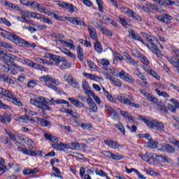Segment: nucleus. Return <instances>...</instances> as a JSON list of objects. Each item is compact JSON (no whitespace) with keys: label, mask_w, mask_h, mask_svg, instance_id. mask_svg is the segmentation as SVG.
Masks as SVG:
<instances>
[{"label":"nucleus","mask_w":179,"mask_h":179,"mask_svg":"<svg viewBox=\"0 0 179 179\" xmlns=\"http://www.w3.org/2000/svg\"><path fill=\"white\" fill-rule=\"evenodd\" d=\"M24 142L26 145H28L29 150H31L33 149V145H34V142L31 141V139L26 137L24 138Z\"/></svg>","instance_id":"40"},{"label":"nucleus","mask_w":179,"mask_h":179,"mask_svg":"<svg viewBox=\"0 0 179 179\" xmlns=\"http://www.w3.org/2000/svg\"><path fill=\"white\" fill-rule=\"evenodd\" d=\"M137 54L138 55H136V57H137V58H139L140 61H141L143 64H144V65H149V60H148L146 57L141 54V52H137Z\"/></svg>","instance_id":"34"},{"label":"nucleus","mask_w":179,"mask_h":179,"mask_svg":"<svg viewBox=\"0 0 179 179\" xmlns=\"http://www.w3.org/2000/svg\"><path fill=\"white\" fill-rule=\"evenodd\" d=\"M157 162L159 163H171V159L167 155H158Z\"/></svg>","instance_id":"29"},{"label":"nucleus","mask_w":179,"mask_h":179,"mask_svg":"<svg viewBox=\"0 0 179 179\" xmlns=\"http://www.w3.org/2000/svg\"><path fill=\"white\" fill-rule=\"evenodd\" d=\"M65 19L66 20H68L69 23H72V24H75L76 26H85V27L86 26H87V24H86L85 22H83L82 20H80V18L78 17H66Z\"/></svg>","instance_id":"10"},{"label":"nucleus","mask_w":179,"mask_h":179,"mask_svg":"<svg viewBox=\"0 0 179 179\" xmlns=\"http://www.w3.org/2000/svg\"><path fill=\"white\" fill-rule=\"evenodd\" d=\"M155 106H157L158 110L160 111L161 114H167L169 110H167V107L162 101H159L157 98L155 102L153 103Z\"/></svg>","instance_id":"13"},{"label":"nucleus","mask_w":179,"mask_h":179,"mask_svg":"<svg viewBox=\"0 0 179 179\" xmlns=\"http://www.w3.org/2000/svg\"><path fill=\"white\" fill-rule=\"evenodd\" d=\"M45 138L47 139V141H50V142H52L53 143H58L59 140L58 138L48 134H45Z\"/></svg>","instance_id":"32"},{"label":"nucleus","mask_w":179,"mask_h":179,"mask_svg":"<svg viewBox=\"0 0 179 179\" xmlns=\"http://www.w3.org/2000/svg\"><path fill=\"white\" fill-rule=\"evenodd\" d=\"M62 52H64V54H65L66 55H67V57H69L70 58H73V59L76 58V56H75L73 53L69 52V50H66V48H63L62 50Z\"/></svg>","instance_id":"47"},{"label":"nucleus","mask_w":179,"mask_h":179,"mask_svg":"<svg viewBox=\"0 0 179 179\" xmlns=\"http://www.w3.org/2000/svg\"><path fill=\"white\" fill-rule=\"evenodd\" d=\"M158 157H159V155H157L155 153H148V163L150 162L151 160L154 163L155 162H157Z\"/></svg>","instance_id":"39"},{"label":"nucleus","mask_w":179,"mask_h":179,"mask_svg":"<svg viewBox=\"0 0 179 179\" xmlns=\"http://www.w3.org/2000/svg\"><path fill=\"white\" fill-rule=\"evenodd\" d=\"M158 143H157V141H155L153 139H151L147 143V146L150 149H156V148H157Z\"/></svg>","instance_id":"38"},{"label":"nucleus","mask_w":179,"mask_h":179,"mask_svg":"<svg viewBox=\"0 0 179 179\" xmlns=\"http://www.w3.org/2000/svg\"><path fill=\"white\" fill-rule=\"evenodd\" d=\"M52 147L55 150H60V151L64 150V148H62V143H55V144H52Z\"/></svg>","instance_id":"51"},{"label":"nucleus","mask_w":179,"mask_h":179,"mask_svg":"<svg viewBox=\"0 0 179 179\" xmlns=\"http://www.w3.org/2000/svg\"><path fill=\"white\" fill-rule=\"evenodd\" d=\"M64 80H66V82H67L69 83V85H70V83L73 80V77H72V76L69 75V74H65L64 75Z\"/></svg>","instance_id":"57"},{"label":"nucleus","mask_w":179,"mask_h":179,"mask_svg":"<svg viewBox=\"0 0 179 179\" xmlns=\"http://www.w3.org/2000/svg\"><path fill=\"white\" fill-rule=\"evenodd\" d=\"M169 141L170 143H172L173 145H176V146H177V148H178L179 149V141L178 140H176L174 138L171 137L169 138Z\"/></svg>","instance_id":"62"},{"label":"nucleus","mask_w":179,"mask_h":179,"mask_svg":"<svg viewBox=\"0 0 179 179\" xmlns=\"http://www.w3.org/2000/svg\"><path fill=\"white\" fill-rule=\"evenodd\" d=\"M0 80L8 85H15V81L10 77L5 74H0Z\"/></svg>","instance_id":"24"},{"label":"nucleus","mask_w":179,"mask_h":179,"mask_svg":"<svg viewBox=\"0 0 179 179\" xmlns=\"http://www.w3.org/2000/svg\"><path fill=\"white\" fill-rule=\"evenodd\" d=\"M134 75L138 78V79H141L142 80L144 86H148L149 83H148V79L146 78V76L143 74V73L141 72L138 68L134 69Z\"/></svg>","instance_id":"14"},{"label":"nucleus","mask_w":179,"mask_h":179,"mask_svg":"<svg viewBox=\"0 0 179 179\" xmlns=\"http://www.w3.org/2000/svg\"><path fill=\"white\" fill-rule=\"evenodd\" d=\"M41 82H44L45 86H48L50 89H52L55 92H58V88H57V85H59V81L58 79L52 78L51 76H43L39 78Z\"/></svg>","instance_id":"3"},{"label":"nucleus","mask_w":179,"mask_h":179,"mask_svg":"<svg viewBox=\"0 0 179 179\" xmlns=\"http://www.w3.org/2000/svg\"><path fill=\"white\" fill-rule=\"evenodd\" d=\"M95 173L97 176H101V177H106L107 179H110V177L106 173V172L103 171V170L101 169H96L95 171Z\"/></svg>","instance_id":"48"},{"label":"nucleus","mask_w":179,"mask_h":179,"mask_svg":"<svg viewBox=\"0 0 179 179\" xmlns=\"http://www.w3.org/2000/svg\"><path fill=\"white\" fill-rule=\"evenodd\" d=\"M60 69H69L71 68V64L66 62L65 59V62H62L59 66Z\"/></svg>","instance_id":"44"},{"label":"nucleus","mask_w":179,"mask_h":179,"mask_svg":"<svg viewBox=\"0 0 179 179\" xmlns=\"http://www.w3.org/2000/svg\"><path fill=\"white\" fill-rule=\"evenodd\" d=\"M2 171L5 173L6 171V166L5 165V159L2 157H0V173Z\"/></svg>","instance_id":"43"},{"label":"nucleus","mask_w":179,"mask_h":179,"mask_svg":"<svg viewBox=\"0 0 179 179\" xmlns=\"http://www.w3.org/2000/svg\"><path fill=\"white\" fill-rule=\"evenodd\" d=\"M59 6H60V8H63L64 9H69V12H75V8H73V6L69 3H59Z\"/></svg>","instance_id":"28"},{"label":"nucleus","mask_w":179,"mask_h":179,"mask_svg":"<svg viewBox=\"0 0 179 179\" xmlns=\"http://www.w3.org/2000/svg\"><path fill=\"white\" fill-rule=\"evenodd\" d=\"M82 86L85 92L90 89V87H89V83H87L86 80L83 81Z\"/></svg>","instance_id":"58"},{"label":"nucleus","mask_w":179,"mask_h":179,"mask_svg":"<svg viewBox=\"0 0 179 179\" xmlns=\"http://www.w3.org/2000/svg\"><path fill=\"white\" fill-rule=\"evenodd\" d=\"M0 61H2L6 65H12L13 64L15 59H13V55L12 54H7L3 50H0Z\"/></svg>","instance_id":"7"},{"label":"nucleus","mask_w":179,"mask_h":179,"mask_svg":"<svg viewBox=\"0 0 179 179\" xmlns=\"http://www.w3.org/2000/svg\"><path fill=\"white\" fill-rule=\"evenodd\" d=\"M87 103L90 109V113H97V111L99 110L97 105H96V103L93 101V99L92 98H87Z\"/></svg>","instance_id":"19"},{"label":"nucleus","mask_w":179,"mask_h":179,"mask_svg":"<svg viewBox=\"0 0 179 179\" xmlns=\"http://www.w3.org/2000/svg\"><path fill=\"white\" fill-rule=\"evenodd\" d=\"M27 114L26 116L27 117V118H29L30 120H29V122H36V121H34V120H36V117H34V115H37V112H34V111H31V110H28L26 111Z\"/></svg>","instance_id":"30"},{"label":"nucleus","mask_w":179,"mask_h":179,"mask_svg":"<svg viewBox=\"0 0 179 179\" xmlns=\"http://www.w3.org/2000/svg\"><path fill=\"white\" fill-rule=\"evenodd\" d=\"M119 22L122 25L123 27H127V26L128 24V21H127V20H125V18L120 17Z\"/></svg>","instance_id":"60"},{"label":"nucleus","mask_w":179,"mask_h":179,"mask_svg":"<svg viewBox=\"0 0 179 179\" xmlns=\"http://www.w3.org/2000/svg\"><path fill=\"white\" fill-rule=\"evenodd\" d=\"M120 11L122 13H124L129 17H132L134 20H138V22H141L142 20V17H141V15H138L134 10L127 7L120 8Z\"/></svg>","instance_id":"6"},{"label":"nucleus","mask_w":179,"mask_h":179,"mask_svg":"<svg viewBox=\"0 0 179 179\" xmlns=\"http://www.w3.org/2000/svg\"><path fill=\"white\" fill-rule=\"evenodd\" d=\"M105 108L108 114H109V115L111 117V118H113V120H114L115 121H118L120 120L118 114H117V112H115V110H114V109H113L111 106L106 105Z\"/></svg>","instance_id":"15"},{"label":"nucleus","mask_w":179,"mask_h":179,"mask_svg":"<svg viewBox=\"0 0 179 179\" xmlns=\"http://www.w3.org/2000/svg\"><path fill=\"white\" fill-rule=\"evenodd\" d=\"M59 127H60L61 129H62L64 132H72V130L71 129V126L59 124Z\"/></svg>","instance_id":"55"},{"label":"nucleus","mask_w":179,"mask_h":179,"mask_svg":"<svg viewBox=\"0 0 179 179\" xmlns=\"http://www.w3.org/2000/svg\"><path fill=\"white\" fill-rule=\"evenodd\" d=\"M85 27H87V30L92 40H94V41H97L99 40V36H97V32L96 31V29L89 25H87Z\"/></svg>","instance_id":"22"},{"label":"nucleus","mask_w":179,"mask_h":179,"mask_svg":"<svg viewBox=\"0 0 179 179\" xmlns=\"http://www.w3.org/2000/svg\"><path fill=\"white\" fill-rule=\"evenodd\" d=\"M6 134H7L9 136L10 139H11L13 142H16V136L13 134V133L9 131H6Z\"/></svg>","instance_id":"61"},{"label":"nucleus","mask_w":179,"mask_h":179,"mask_svg":"<svg viewBox=\"0 0 179 179\" xmlns=\"http://www.w3.org/2000/svg\"><path fill=\"white\" fill-rule=\"evenodd\" d=\"M155 92L159 97H164V99H169V97H170L169 93L164 91H160L159 88L155 89Z\"/></svg>","instance_id":"33"},{"label":"nucleus","mask_w":179,"mask_h":179,"mask_svg":"<svg viewBox=\"0 0 179 179\" xmlns=\"http://www.w3.org/2000/svg\"><path fill=\"white\" fill-rule=\"evenodd\" d=\"M119 78L123 80H125V82H128L129 83H135V79L124 71H121L119 73Z\"/></svg>","instance_id":"11"},{"label":"nucleus","mask_w":179,"mask_h":179,"mask_svg":"<svg viewBox=\"0 0 179 179\" xmlns=\"http://www.w3.org/2000/svg\"><path fill=\"white\" fill-rule=\"evenodd\" d=\"M103 143L105 145H107L110 149H120V147L121 146L117 141L113 140H104Z\"/></svg>","instance_id":"18"},{"label":"nucleus","mask_w":179,"mask_h":179,"mask_svg":"<svg viewBox=\"0 0 179 179\" xmlns=\"http://www.w3.org/2000/svg\"><path fill=\"white\" fill-rule=\"evenodd\" d=\"M68 100L71 103V104H73L75 107H77V108H83V107H85V104H83V103L73 98H69Z\"/></svg>","instance_id":"27"},{"label":"nucleus","mask_w":179,"mask_h":179,"mask_svg":"<svg viewBox=\"0 0 179 179\" xmlns=\"http://www.w3.org/2000/svg\"><path fill=\"white\" fill-rule=\"evenodd\" d=\"M24 64L27 66L33 68L34 69H38V71H44L45 72L48 71V69L47 67H44V66L43 65L36 64L29 59H24Z\"/></svg>","instance_id":"8"},{"label":"nucleus","mask_w":179,"mask_h":179,"mask_svg":"<svg viewBox=\"0 0 179 179\" xmlns=\"http://www.w3.org/2000/svg\"><path fill=\"white\" fill-rule=\"evenodd\" d=\"M142 68L143 71H145L147 73H148V75H151V76H152L153 78H155L157 80H160V76H159V74H157V73H156L155 71L150 69H148L145 66H143Z\"/></svg>","instance_id":"25"},{"label":"nucleus","mask_w":179,"mask_h":179,"mask_svg":"<svg viewBox=\"0 0 179 179\" xmlns=\"http://www.w3.org/2000/svg\"><path fill=\"white\" fill-rule=\"evenodd\" d=\"M77 55L80 61H83L85 55H83V49H82L80 46L77 48Z\"/></svg>","instance_id":"36"},{"label":"nucleus","mask_w":179,"mask_h":179,"mask_svg":"<svg viewBox=\"0 0 179 179\" xmlns=\"http://www.w3.org/2000/svg\"><path fill=\"white\" fill-rule=\"evenodd\" d=\"M110 80L113 83L114 86H117V87H121L122 86V83L119 79L115 78L114 77H110Z\"/></svg>","instance_id":"37"},{"label":"nucleus","mask_w":179,"mask_h":179,"mask_svg":"<svg viewBox=\"0 0 179 179\" xmlns=\"http://www.w3.org/2000/svg\"><path fill=\"white\" fill-rule=\"evenodd\" d=\"M52 170H53L54 173H55L53 174V176L55 177H58L59 178H62V176H61V171H59V169H58V168L53 166Z\"/></svg>","instance_id":"49"},{"label":"nucleus","mask_w":179,"mask_h":179,"mask_svg":"<svg viewBox=\"0 0 179 179\" xmlns=\"http://www.w3.org/2000/svg\"><path fill=\"white\" fill-rule=\"evenodd\" d=\"M94 43V50L98 54H101L103 52V47H101V43L98 41Z\"/></svg>","instance_id":"35"},{"label":"nucleus","mask_w":179,"mask_h":179,"mask_svg":"<svg viewBox=\"0 0 179 179\" xmlns=\"http://www.w3.org/2000/svg\"><path fill=\"white\" fill-rule=\"evenodd\" d=\"M34 61H36V62H38V64H48V61H47V59H44L41 57H36L34 58Z\"/></svg>","instance_id":"56"},{"label":"nucleus","mask_w":179,"mask_h":179,"mask_svg":"<svg viewBox=\"0 0 179 179\" xmlns=\"http://www.w3.org/2000/svg\"><path fill=\"white\" fill-rule=\"evenodd\" d=\"M124 57H126V59H127V64H130L131 65H133L134 66L138 67V62H136V61L134 60V59H132V57H131V56L128 54H126V55H124Z\"/></svg>","instance_id":"31"},{"label":"nucleus","mask_w":179,"mask_h":179,"mask_svg":"<svg viewBox=\"0 0 179 179\" xmlns=\"http://www.w3.org/2000/svg\"><path fill=\"white\" fill-rule=\"evenodd\" d=\"M17 120L20 121V122H23V124H28L29 120H31V119L27 117L26 115H24L18 117Z\"/></svg>","instance_id":"42"},{"label":"nucleus","mask_w":179,"mask_h":179,"mask_svg":"<svg viewBox=\"0 0 179 179\" xmlns=\"http://www.w3.org/2000/svg\"><path fill=\"white\" fill-rule=\"evenodd\" d=\"M21 15H22L21 16L22 18L27 19V17H32L33 13H29L27 11H22Z\"/></svg>","instance_id":"54"},{"label":"nucleus","mask_w":179,"mask_h":179,"mask_svg":"<svg viewBox=\"0 0 179 179\" xmlns=\"http://www.w3.org/2000/svg\"><path fill=\"white\" fill-rule=\"evenodd\" d=\"M104 96H106V99H108L109 101H111V103H115V99L109 92H106V94Z\"/></svg>","instance_id":"63"},{"label":"nucleus","mask_w":179,"mask_h":179,"mask_svg":"<svg viewBox=\"0 0 179 179\" xmlns=\"http://www.w3.org/2000/svg\"><path fill=\"white\" fill-rule=\"evenodd\" d=\"M83 75L86 76V78H88V79H91V80H99V79H100L99 76H94L93 74L83 73Z\"/></svg>","instance_id":"46"},{"label":"nucleus","mask_w":179,"mask_h":179,"mask_svg":"<svg viewBox=\"0 0 179 179\" xmlns=\"http://www.w3.org/2000/svg\"><path fill=\"white\" fill-rule=\"evenodd\" d=\"M138 118L141 121H143V122H145V124H146L149 128H151L152 129H156V131H159V132H164V124L162 122H158L157 120H149L145 117L141 115L138 116Z\"/></svg>","instance_id":"2"},{"label":"nucleus","mask_w":179,"mask_h":179,"mask_svg":"<svg viewBox=\"0 0 179 179\" xmlns=\"http://www.w3.org/2000/svg\"><path fill=\"white\" fill-rule=\"evenodd\" d=\"M34 121L36 122V124H38V125H41V127H49L51 125V123L45 119H40V117H35Z\"/></svg>","instance_id":"26"},{"label":"nucleus","mask_w":179,"mask_h":179,"mask_svg":"<svg viewBox=\"0 0 179 179\" xmlns=\"http://www.w3.org/2000/svg\"><path fill=\"white\" fill-rule=\"evenodd\" d=\"M4 5L8 8H11V9H15V10H20V8H19V6L12 3H8V1H4Z\"/></svg>","instance_id":"41"},{"label":"nucleus","mask_w":179,"mask_h":179,"mask_svg":"<svg viewBox=\"0 0 179 179\" xmlns=\"http://www.w3.org/2000/svg\"><path fill=\"white\" fill-rule=\"evenodd\" d=\"M51 59L52 61V64L56 65V66H59L62 62H65V58L55 55H52Z\"/></svg>","instance_id":"16"},{"label":"nucleus","mask_w":179,"mask_h":179,"mask_svg":"<svg viewBox=\"0 0 179 179\" xmlns=\"http://www.w3.org/2000/svg\"><path fill=\"white\" fill-rule=\"evenodd\" d=\"M129 37H131L133 40H136V41H140L142 44H145L143 40L141 38V35H139V34L136 33L134 30L129 31Z\"/></svg>","instance_id":"23"},{"label":"nucleus","mask_w":179,"mask_h":179,"mask_svg":"<svg viewBox=\"0 0 179 179\" xmlns=\"http://www.w3.org/2000/svg\"><path fill=\"white\" fill-rule=\"evenodd\" d=\"M37 107L41 108L42 110H50V107L45 103V98L40 96L38 98V105Z\"/></svg>","instance_id":"17"},{"label":"nucleus","mask_w":179,"mask_h":179,"mask_svg":"<svg viewBox=\"0 0 179 179\" xmlns=\"http://www.w3.org/2000/svg\"><path fill=\"white\" fill-rule=\"evenodd\" d=\"M139 92L141 94L143 95V96L145 97V99H148L149 101H151V103H156V99L157 98L155 97V96L151 95L149 92L143 90H140Z\"/></svg>","instance_id":"20"},{"label":"nucleus","mask_w":179,"mask_h":179,"mask_svg":"<svg viewBox=\"0 0 179 179\" xmlns=\"http://www.w3.org/2000/svg\"><path fill=\"white\" fill-rule=\"evenodd\" d=\"M158 150H160V152H166L167 153H174V152H176L174 147L167 143L159 144Z\"/></svg>","instance_id":"9"},{"label":"nucleus","mask_w":179,"mask_h":179,"mask_svg":"<svg viewBox=\"0 0 179 179\" xmlns=\"http://www.w3.org/2000/svg\"><path fill=\"white\" fill-rule=\"evenodd\" d=\"M174 1H171V0H161L160 6H167V5L171 6L173 5Z\"/></svg>","instance_id":"50"},{"label":"nucleus","mask_w":179,"mask_h":179,"mask_svg":"<svg viewBox=\"0 0 179 179\" xmlns=\"http://www.w3.org/2000/svg\"><path fill=\"white\" fill-rule=\"evenodd\" d=\"M153 52L157 55V58L162 59L163 55H162V51L157 48V46H155V48H152Z\"/></svg>","instance_id":"53"},{"label":"nucleus","mask_w":179,"mask_h":179,"mask_svg":"<svg viewBox=\"0 0 179 179\" xmlns=\"http://www.w3.org/2000/svg\"><path fill=\"white\" fill-rule=\"evenodd\" d=\"M32 17H35V19H38L39 20H43L44 19V15L37 13H32Z\"/></svg>","instance_id":"59"},{"label":"nucleus","mask_w":179,"mask_h":179,"mask_svg":"<svg viewBox=\"0 0 179 179\" xmlns=\"http://www.w3.org/2000/svg\"><path fill=\"white\" fill-rule=\"evenodd\" d=\"M96 1L98 5L99 12L103 13V12H104V5L103 4V1L101 0H96Z\"/></svg>","instance_id":"52"},{"label":"nucleus","mask_w":179,"mask_h":179,"mask_svg":"<svg viewBox=\"0 0 179 179\" xmlns=\"http://www.w3.org/2000/svg\"><path fill=\"white\" fill-rule=\"evenodd\" d=\"M117 100L122 104H126L134 108H139L140 106L138 103H134V96L131 95H118Z\"/></svg>","instance_id":"4"},{"label":"nucleus","mask_w":179,"mask_h":179,"mask_svg":"<svg viewBox=\"0 0 179 179\" xmlns=\"http://www.w3.org/2000/svg\"><path fill=\"white\" fill-rule=\"evenodd\" d=\"M171 103H173V104H174V107H176V108H179V101L176 99H170Z\"/></svg>","instance_id":"64"},{"label":"nucleus","mask_w":179,"mask_h":179,"mask_svg":"<svg viewBox=\"0 0 179 179\" xmlns=\"http://www.w3.org/2000/svg\"><path fill=\"white\" fill-rule=\"evenodd\" d=\"M141 36H143V37H145L146 41H148V43H150L151 48H156V43H157L156 38L143 32L141 33Z\"/></svg>","instance_id":"12"},{"label":"nucleus","mask_w":179,"mask_h":179,"mask_svg":"<svg viewBox=\"0 0 179 179\" xmlns=\"http://www.w3.org/2000/svg\"><path fill=\"white\" fill-rule=\"evenodd\" d=\"M0 96H2L3 97H7V99H9L10 100L13 101V104L15 106H17L18 107H22L23 103L20 101V99H18L13 95L9 90H6L3 89V87H0Z\"/></svg>","instance_id":"5"},{"label":"nucleus","mask_w":179,"mask_h":179,"mask_svg":"<svg viewBox=\"0 0 179 179\" xmlns=\"http://www.w3.org/2000/svg\"><path fill=\"white\" fill-rule=\"evenodd\" d=\"M1 34L2 37L10 40V41L15 43V44L20 45V47H24L27 48H34L35 47H36V44L30 43L29 41H26L24 39L20 38L17 35L15 34L4 31L3 32H1Z\"/></svg>","instance_id":"1"},{"label":"nucleus","mask_w":179,"mask_h":179,"mask_svg":"<svg viewBox=\"0 0 179 179\" xmlns=\"http://www.w3.org/2000/svg\"><path fill=\"white\" fill-rule=\"evenodd\" d=\"M80 145H82V144H79V143L71 142L70 143V149H71L72 150H73L75 149L76 150H79V149H80Z\"/></svg>","instance_id":"45"},{"label":"nucleus","mask_w":179,"mask_h":179,"mask_svg":"<svg viewBox=\"0 0 179 179\" xmlns=\"http://www.w3.org/2000/svg\"><path fill=\"white\" fill-rule=\"evenodd\" d=\"M17 150H18V152H22L23 155H27L28 156H37V155H38L36 151L27 150L21 146L17 147Z\"/></svg>","instance_id":"21"}]
</instances>
